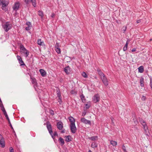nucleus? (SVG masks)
<instances>
[{
  "instance_id": "obj_1",
  "label": "nucleus",
  "mask_w": 152,
  "mask_h": 152,
  "mask_svg": "<svg viewBox=\"0 0 152 152\" xmlns=\"http://www.w3.org/2000/svg\"><path fill=\"white\" fill-rule=\"evenodd\" d=\"M9 3V0H0V5L2 6V9L6 11L7 10L6 6L8 5Z\"/></svg>"
},
{
  "instance_id": "obj_2",
  "label": "nucleus",
  "mask_w": 152,
  "mask_h": 152,
  "mask_svg": "<svg viewBox=\"0 0 152 152\" xmlns=\"http://www.w3.org/2000/svg\"><path fill=\"white\" fill-rule=\"evenodd\" d=\"M2 27L6 32H7L10 29L12 26V25L9 22H7L5 23L2 25Z\"/></svg>"
},
{
  "instance_id": "obj_3",
  "label": "nucleus",
  "mask_w": 152,
  "mask_h": 152,
  "mask_svg": "<svg viewBox=\"0 0 152 152\" xmlns=\"http://www.w3.org/2000/svg\"><path fill=\"white\" fill-rule=\"evenodd\" d=\"M20 52L22 53H23L25 55L26 57H27L29 54L28 51L27 50L26 48L23 45H21L20 46Z\"/></svg>"
},
{
  "instance_id": "obj_4",
  "label": "nucleus",
  "mask_w": 152,
  "mask_h": 152,
  "mask_svg": "<svg viewBox=\"0 0 152 152\" xmlns=\"http://www.w3.org/2000/svg\"><path fill=\"white\" fill-rule=\"evenodd\" d=\"M20 5V3L19 2H15L12 6L13 10L15 11H17L19 9Z\"/></svg>"
},
{
  "instance_id": "obj_5",
  "label": "nucleus",
  "mask_w": 152,
  "mask_h": 152,
  "mask_svg": "<svg viewBox=\"0 0 152 152\" xmlns=\"http://www.w3.org/2000/svg\"><path fill=\"white\" fill-rule=\"evenodd\" d=\"M24 1L26 4H28L31 2L34 7L36 6V0H24Z\"/></svg>"
},
{
  "instance_id": "obj_6",
  "label": "nucleus",
  "mask_w": 152,
  "mask_h": 152,
  "mask_svg": "<svg viewBox=\"0 0 152 152\" xmlns=\"http://www.w3.org/2000/svg\"><path fill=\"white\" fill-rule=\"evenodd\" d=\"M100 99L99 95L98 94H96L94 95L93 98V101L96 103L99 101Z\"/></svg>"
},
{
  "instance_id": "obj_7",
  "label": "nucleus",
  "mask_w": 152,
  "mask_h": 152,
  "mask_svg": "<svg viewBox=\"0 0 152 152\" xmlns=\"http://www.w3.org/2000/svg\"><path fill=\"white\" fill-rule=\"evenodd\" d=\"M55 49L56 51L58 53L60 54L61 53V50L60 48H59V43H56L55 47Z\"/></svg>"
},
{
  "instance_id": "obj_8",
  "label": "nucleus",
  "mask_w": 152,
  "mask_h": 152,
  "mask_svg": "<svg viewBox=\"0 0 152 152\" xmlns=\"http://www.w3.org/2000/svg\"><path fill=\"white\" fill-rule=\"evenodd\" d=\"M101 78L105 86H107L108 84V81L105 76L104 75V76L101 77Z\"/></svg>"
},
{
  "instance_id": "obj_9",
  "label": "nucleus",
  "mask_w": 152,
  "mask_h": 152,
  "mask_svg": "<svg viewBox=\"0 0 152 152\" xmlns=\"http://www.w3.org/2000/svg\"><path fill=\"white\" fill-rule=\"evenodd\" d=\"M70 127L71 132L73 133H75L77 130V128L75 124H70Z\"/></svg>"
},
{
  "instance_id": "obj_10",
  "label": "nucleus",
  "mask_w": 152,
  "mask_h": 152,
  "mask_svg": "<svg viewBox=\"0 0 152 152\" xmlns=\"http://www.w3.org/2000/svg\"><path fill=\"white\" fill-rule=\"evenodd\" d=\"M81 121L82 122L85 124H88L91 125V122L90 121L86 119L85 118H82L81 119Z\"/></svg>"
},
{
  "instance_id": "obj_11",
  "label": "nucleus",
  "mask_w": 152,
  "mask_h": 152,
  "mask_svg": "<svg viewBox=\"0 0 152 152\" xmlns=\"http://www.w3.org/2000/svg\"><path fill=\"white\" fill-rule=\"evenodd\" d=\"M0 145L2 148H4L5 146V142L4 138L1 134H0Z\"/></svg>"
},
{
  "instance_id": "obj_12",
  "label": "nucleus",
  "mask_w": 152,
  "mask_h": 152,
  "mask_svg": "<svg viewBox=\"0 0 152 152\" xmlns=\"http://www.w3.org/2000/svg\"><path fill=\"white\" fill-rule=\"evenodd\" d=\"M64 70L66 74H69L72 71L71 69L69 66L66 67L64 68Z\"/></svg>"
},
{
  "instance_id": "obj_13",
  "label": "nucleus",
  "mask_w": 152,
  "mask_h": 152,
  "mask_svg": "<svg viewBox=\"0 0 152 152\" xmlns=\"http://www.w3.org/2000/svg\"><path fill=\"white\" fill-rule=\"evenodd\" d=\"M1 110H2V111H3V112L4 114V115H5V117H6L7 119L8 120L9 123H10V122L9 118V117H8V116L7 115V112L5 110L4 108L3 107H1Z\"/></svg>"
},
{
  "instance_id": "obj_14",
  "label": "nucleus",
  "mask_w": 152,
  "mask_h": 152,
  "mask_svg": "<svg viewBox=\"0 0 152 152\" xmlns=\"http://www.w3.org/2000/svg\"><path fill=\"white\" fill-rule=\"evenodd\" d=\"M47 127L49 133L50 134H51V133H53V132L52 130L51 125L47 122Z\"/></svg>"
},
{
  "instance_id": "obj_15",
  "label": "nucleus",
  "mask_w": 152,
  "mask_h": 152,
  "mask_svg": "<svg viewBox=\"0 0 152 152\" xmlns=\"http://www.w3.org/2000/svg\"><path fill=\"white\" fill-rule=\"evenodd\" d=\"M39 72L42 77H44L46 76L47 72L44 69H40L39 70Z\"/></svg>"
},
{
  "instance_id": "obj_16",
  "label": "nucleus",
  "mask_w": 152,
  "mask_h": 152,
  "mask_svg": "<svg viewBox=\"0 0 152 152\" xmlns=\"http://www.w3.org/2000/svg\"><path fill=\"white\" fill-rule=\"evenodd\" d=\"M57 126L59 130H61L63 128V124L62 122H58L57 124Z\"/></svg>"
},
{
  "instance_id": "obj_17",
  "label": "nucleus",
  "mask_w": 152,
  "mask_h": 152,
  "mask_svg": "<svg viewBox=\"0 0 152 152\" xmlns=\"http://www.w3.org/2000/svg\"><path fill=\"white\" fill-rule=\"evenodd\" d=\"M26 24L28 26V27H26V29L27 31H28L31 29L32 27L31 24L30 22H28L26 23Z\"/></svg>"
},
{
  "instance_id": "obj_18",
  "label": "nucleus",
  "mask_w": 152,
  "mask_h": 152,
  "mask_svg": "<svg viewBox=\"0 0 152 152\" xmlns=\"http://www.w3.org/2000/svg\"><path fill=\"white\" fill-rule=\"evenodd\" d=\"M68 119L71 123L70 124H75V120L73 117H69L68 118Z\"/></svg>"
},
{
  "instance_id": "obj_19",
  "label": "nucleus",
  "mask_w": 152,
  "mask_h": 152,
  "mask_svg": "<svg viewBox=\"0 0 152 152\" xmlns=\"http://www.w3.org/2000/svg\"><path fill=\"white\" fill-rule=\"evenodd\" d=\"M71 137L70 135L66 136L65 137V140L66 142H69L71 141Z\"/></svg>"
},
{
  "instance_id": "obj_20",
  "label": "nucleus",
  "mask_w": 152,
  "mask_h": 152,
  "mask_svg": "<svg viewBox=\"0 0 152 152\" xmlns=\"http://www.w3.org/2000/svg\"><path fill=\"white\" fill-rule=\"evenodd\" d=\"M138 70L139 72L142 73L144 71L143 66H140L138 68Z\"/></svg>"
},
{
  "instance_id": "obj_21",
  "label": "nucleus",
  "mask_w": 152,
  "mask_h": 152,
  "mask_svg": "<svg viewBox=\"0 0 152 152\" xmlns=\"http://www.w3.org/2000/svg\"><path fill=\"white\" fill-rule=\"evenodd\" d=\"M140 85L142 87H143L144 86V78L142 77H140Z\"/></svg>"
},
{
  "instance_id": "obj_22",
  "label": "nucleus",
  "mask_w": 152,
  "mask_h": 152,
  "mask_svg": "<svg viewBox=\"0 0 152 152\" xmlns=\"http://www.w3.org/2000/svg\"><path fill=\"white\" fill-rule=\"evenodd\" d=\"M110 143L113 146H115L117 145V142L113 140H110Z\"/></svg>"
},
{
  "instance_id": "obj_23",
  "label": "nucleus",
  "mask_w": 152,
  "mask_h": 152,
  "mask_svg": "<svg viewBox=\"0 0 152 152\" xmlns=\"http://www.w3.org/2000/svg\"><path fill=\"white\" fill-rule=\"evenodd\" d=\"M37 44L40 46L42 45H44V42L43 41H42L41 39H38L37 41Z\"/></svg>"
},
{
  "instance_id": "obj_24",
  "label": "nucleus",
  "mask_w": 152,
  "mask_h": 152,
  "mask_svg": "<svg viewBox=\"0 0 152 152\" xmlns=\"http://www.w3.org/2000/svg\"><path fill=\"white\" fill-rule=\"evenodd\" d=\"M38 15L40 16L41 18L42 19L44 16V14L43 12L41 11H38Z\"/></svg>"
},
{
  "instance_id": "obj_25",
  "label": "nucleus",
  "mask_w": 152,
  "mask_h": 152,
  "mask_svg": "<svg viewBox=\"0 0 152 152\" xmlns=\"http://www.w3.org/2000/svg\"><path fill=\"white\" fill-rule=\"evenodd\" d=\"M59 141L62 145H63L64 144V140L61 137H60L59 138Z\"/></svg>"
},
{
  "instance_id": "obj_26",
  "label": "nucleus",
  "mask_w": 152,
  "mask_h": 152,
  "mask_svg": "<svg viewBox=\"0 0 152 152\" xmlns=\"http://www.w3.org/2000/svg\"><path fill=\"white\" fill-rule=\"evenodd\" d=\"M31 79L32 83L33 84H37V83L36 82V80L35 78H32L31 77Z\"/></svg>"
},
{
  "instance_id": "obj_27",
  "label": "nucleus",
  "mask_w": 152,
  "mask_h": 152,
  "mask_svg": "<svg viewBox=\"0 0 152 152\" xmlns=\"http://www.w3.org/2000/svg\"><path fill=\"white\" fill-rule=\"evenodd\" d=\"M91 147L94 148H95L97 147V144L95 142H93L91 144Z\"/></svg>"
},
{
  "instance_id": "obj_28",
  "label": "nucleus",
  "mask_w": 152,
  "mask_h": 152,
  "mask_svg": "<svg viewBox=\"0 0 152 152\" xmlns=\"http://www.w3.org/2000/svg\"><path fill=\"white\" fill-rule=\"evenodd\" d=\"M19 63L20 64V66H23L25 65V64L24 63L23 61L22 60V59H21L18 60Z\"/></svg>"
},
{
  "instance_id": "obj_29",
  "label": "nucleus",
  "mask_w": 152,
  "mask_h": 152,
  "mask_svg": "<svg viewBox=\"0 0 152 152\" xmlns=\"http://www.w3.org/2000/svg\"><path fill=\"white\" fill-rule=\"evenodd\" d=\"M144 129L145 132H146L148 129V127L146 124L142 125Z\"/></svg>"
},
{
  "instance_id": "obj_30",
  "label": "nucleus",
  "mask_w": 152,
  "mask_h": 152,
  "mask_svg": "<svg viewBox=\"0 0 152 152\" xmlns=\"http://www.w3.org/2000/svg\"><path fill=\"white\" fill-rule=\"evenodd\" d=\"M98 72L101 77L104 75V74L100 70H98Z\"/></svg>"
},
{
  "instance_id": "obj_31",
  "label": "nucleus",
  "mask_w": 152,
  "mask_h": 152,
  "mask_svg": "<svg viewBox=\"0 0 152 152\" xmlns=\"http://www.w3.org/2000/svg\"><path fill=\"white\" fill-rule=\"evenodd\" d=\"M98 138V137L97 136H93L89 138V139L92 140H96Z\"/></svg>"
},
{
  "instance_id": "obj_32",
  "label": "nucleus",
  "mask_w": 152,
  "mask_h": 152,
  "mask_svg": "<svg viewBox=\"0 0 152 152\" xmlns=\"http://www.w3.org/2000/svg\"><path fill=\"white\" fill-rule=\"evenodd\" d=\"M85 107H84V109H88L90 107V105L87 104H84Z\"/></svg>"
},
{
  "instance_id": "obj_33",
  "label": "nucleus",
  "mask_w": 152,
  "mask_h": 152,
  "mask_svg": "<svg viewBox=\"0 0 152 152\" xmlns=\"http://www.w3.org/2000/svg\"><path fill=\"white\" fill-rule=\"evenodd\" d=\"M82 76L85 78H87L88 75L85 72H83L82 74Z\"/></svg>"
},
{
  "instance_id": "obj_34",
  "label": "nucleus",
  "mask_w": 152,
  "mask_h": 152,
  "mask_svg": "<svg viewBox=\"0 0 152 152\" xmlns=\"http://www.w3.org/2000/svg\"><path fill=\"white\" fill-rule=\"evenodd\" d=\"M51 135L52 137L54 139V137L57 136L58 135L57 133V132H55L53 134H52V133H51V134H50Z\"/></svg>"
},
{
  "instance_id": "obj_35",
  "label": "nucleus",
  "mask_w": 152,
  "mask_h": 152,
  "mask_svg": "<svg viewBox=\"0 0 152 152\" xmlns=\"http://www.w3.org/2000/svg\"><path fill=\"white\" fill-rule=\"evenodd\" d=\"M122 148L124 152H127L126 150V148L124 145H122Z\"/></svg>"
},
{
  "instance_id": "obj_36",
  "label": "nucleus",
  "mask_w": 152,
  "mask_h": 152,
  "mask_svg": "<svg viewBox=\"0 0 152 152\" xmlns=\"http://www.w3.org/2000/svg\"><path fill=\"white\" fill-rule=\"evenodd\" d=\"M58 99H59V102H60H60H61V95L60 94H58Z\"/></svg>"
},
{
  "instance_id": "obj_37",
  "label": "nucleus",
  "mask_w": 152,
  "mask_h": 152,
  "mask_svg": "<svg viewBox=\"0 0 152 152\" xmlns=\"http://www.w3.org/2000/svg\"><path fill=\"white\" fill-rule=\"evenodd\" d=\"M86 111L84 110L83 112L82 113V116H84L86 114Z\"/></svg>"
},
{
  "instance_id": "obj_38",
  "label": "nucleus",
  "mask_w": 152,
  "mask_h": 152,
  "mask_svg": "<svg viewBox=\"0 0 152 152\" xmlns=\"http://www.w3.org/2000/svg\"><path fill=\"white\" fill-rule=\"evenodd\" d=\"M140 123L142 124V125L146 123L144 120H143L141 121Z\"/></svg>"
},
{
  "instance_id": "obj_39",
  "label": "nucleus",
  "mask_w": 152,
  "mask_h": 152,
  "mask_svg": "<svg viewBox=\"0 0 152 152\" xmlns=\"http://www.w3.org/2000/svg\"><path fill=\"white\" fill-rule=\"evenodd\" d=\"M10 152H14V151L13 148L12 147H10L9 149Z\"/></svg>"
},
{
  "instance_id": "obj_40",
  "label": "nucleus",
  "mask_w": 152,
  "mask_h": 152,
  "mask_svg": "<svg viewBox=\"0 0 152 152\" xmlns=\"http://www.w3.org/2000/svg\"><path fill=\"white\" fill-rule=\"evenodd\" d=\"M17 58L18 60H19L22 59L20 56L18 55H17Z\"/></svg>"
},
{
  "instance_id": "obj_41",
  "label": "nucleus",
  "mask_w": 152,
  "mask_h": 152,
  "mask_svg": "<svg viewBox=\"0 0 152 152\" xmlns=\"http://www.w3.org/2000/svg\"><path fill=\"white\" fill-rule=\"evenodd\" d=\"M50 113L52 115H53L54 114V112L52 110H50Z\"/></svg>"
},
{
  "instance_id": "obj_42",
  "label": "nucleus",
  "mask_w": 152,
  "mask_h": 152,
  "mask_svg": "<svg viewBox=\"0 0 152 152\" xmlns=\"http://www.w3.org/2000/svg\"><path fill=\"white\" fill-rule=\"evenodd\" d=\"M128 44V41H126V44L124 47L127 48Z\"/></svg>"
},
{
  "instance_id": "obj_43",
  "label": "nucleus",
  "mask_w": 152,
  "mask_h": 152,
  "mask_svg": "<svg viewBox=\"0 0 152 152\" xmlns=\"http://www.w3.org/2000/svg\"><path fill=\"white\" fill-rule=\"evenodd\" d=\"M80 98L82 100H83V99L84 98V96H83V95H82L80 96Z\"/></svg>"
},
{
  "instance_id": "obj_44",
  "label": "nucleus",
  "mask_w": 152,
  "mask_h": 152,
  "mask_svg": "<svg viewBox=\"0 0 152 152\" xmlns=\"http://www.w3.org/2000/svg\"><path fill=\"white\" fill-rule=\"evenodd\" d=\"M55 15L54 13H52L51 14V16L52 18H53L55 17Z\"/></svg>"
},
{
  "instance_id": "obj_45",
  "label": "nucleus",
  "mask_w": 152,
  "mask_h": 152,
  "mask_svg": "<svg viewBox=\"0 0 152 152\" xmlns=\"http://www.w3.org/2000/svg\"><path fill=\"white\" fill-rule=\"evenodd\" d=\"M127 48L124 47L123 48V50L124 51H125L127 50Z\"/></svg>"
},
{
  "instance_id": "obj_46",
  "label": "nucleus",
  "mask_w": 152,
  "mask_h": 152,
  "mask_svg": "<svg viewBox=\"0 0 152 152\" xmlns=\"http://www.w3.org/2000/svg\"><path fill=\"white\" fill-rule=\"evenodd\" d=\"M150 86L151 87V89L152 90V80H150Z\"/></svg>"
},
{
  "instance_id": "obj_47",
  "label": "nucleus",
  "mask_w": 152,
  "mask_h": 152,
  "mask_svg": "<svg viewBox=\"0 0 152 152\" xmlns=\"http://www.w3.org/2000/svg\"><path fill=\"white\" fill-rule=\"evenodd\" d=\"M136 50V49L135 48H133V49H132V52H134V51H135Z\"/></svg>"
},
{
  "instance_id": "obj_48",
  "label": "nucleus",
  "mask_w": 152,
  "mask_h": 152,
  "mask_svg": "<svg viewBox=\"0 0 152 152\" xmlns=\"http://www.w3.org/2000/svg\"><path fill=\"white\" fill-rule=\"evenodd\" d=\"M145 99H146L145 97L144 96H143L142 97V100H145Z\"/></svg>"
},
{
  "instance_id": "obj_49",
  "label": "nucleus",
  "mask_w": 152,
  "mask_h": 152,
  "mask_svg": "<svg viewBox=\"0 0 152 152\" xmlns=\"http://www.w3.org/2000/svg\"><path fill=\"white\" fill-rule=\"evenodd\" d=\"M141 22V20H138L137 21V23H140Z\"/></svg>"
},
{
  "instance_id": "obj_50",
  "label": "nucleus",
  "mask_w": 152,
  "mask_h": 152,
  "mask_svg": "<svg viewBox=\"0 0 152 152\" xmlns=\"http://www.w3.org/2000/svg\"><path fill=\"white\" fill-rule=\"evenodd\" d=\"M74 91H71V93L72 94H74Z\"/></svg>"
},
{
  "instance_id": "obj_51",
  "label": "nucleus",
  "mask_w": 152,
  "mask_h": 152,
  "mask_svg": "<svg viewBox=\"0 0 152 152\" xmlns=\"http://www.w3.org/2000/svg\"><path fill=\"white\" fill-rule=\"evenodd\" d=\"M88 152H92V151H91V150H89Z\"/></svg>"
}]
</instances>
